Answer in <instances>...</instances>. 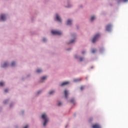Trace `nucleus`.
Instances as JSON below:
<instances>
[{"label": "nucleus", "mask_w": 128, "mask_h": 128, "mask_svg": "<svg viewBox=\"0 0 128 128\" xmlns=\"http://www.w3.org/2000/svg\"><path fill=\"white\" fill-rule=\"evenodd\" d=\"M42 118L44 120V126H46V123L48 121V118L47 115H46V113H44L42 115Z\"/></svg>", "instance_id": "1"}, {"label": "nucleus", "mask_w": 128, "mask_h": 128, "mask_svg": "<svg viewBox=\"0 0 128 128\" xmlns=\"http://www.w3.org/2000/svg\"><path fill=\"white\" fill-rule=\"evenodd\" d=\"M100 36V34H97V35H96V36H94L92 38V43H95V42L97 41V40H98Z\"/></svg>", "instance_id": "2"}, {"label": "nucleus", "mask_w": 128, "mask_h": 128, "mask_svg": "<svg viewBox=\"0 0 128 128\" xmlns=\"http://www.w3.org/2000/svg\"><path fill=\"white\" fill-rule=\"evenodd\" d=\"M52 34L53 35H62V33L60 32V31H54V30H52L51 32Z\"/></svg>", "instance_id": "3"}, {"label": "nucleus", "mask_w": 128, "mask_h": 128, "mask_svg": "<svg viewBox=\"0 0 128 128\" xmlns=\"http://www.w3.org/2000/svg\"><path fill=\"white\" fill-rule=\"evenodd\" d=\"M92 128H101V126L98 124H94L92 125Z\"/></svg>", "instance_id": "4"}, {"label": "nucleus", "mask_w": 128, "mask_h": 128, "mask_svg": "<svg viewBox=\"0 0 128 128\" xmlns=\"http://www.w3.org/2000/svg\"><path fill=\"white\" fill-rule=\"evenodd\" d=\"M56 19L57 21H58V22H62V20H61L59 15H58V14H56Z\"/></svg>", "instance_id": "5"}, {"label": "nucleus", "mask_w": 128, "mask_h": 128, "mask_svg": "<svg viewBox=\"0 0 128 128\" xmlns=\"http://www.w3.org/2000/svg\"><path fill=\"white\" fill-rule=\"evenodd\" d=\"M111 28H112V25H108L106 26V31H110Z\"/></svg>", "instance_id": "6"}, {"label": "nucleus", "mask_w": 128, "mask_h": 128, "mask_svg": "<svg viewBox=\"0 0 128 128\" xmlns=\"http://www.w3.org/2000/svg\"><path fill=\"white\" fill-rule=\"evenodd\" d=\"M6 19V17L5 15H1L0 20H2V21H4Z\"/></svg>", "instance_id": "7"}, {"label": "nucleus", "mask_w": 128, "mask_h": 128, "mask_svg": "<svg viewBox=\"0 0 128 128\" xmlns=\"http://www.w3.org/2000/svg\"><path fill=\"white\" fill-rule=\"evenodd\" d=\"M70 82H63V83H62L61 84V86H64V85H67L68 84H69Z\"/></svg>", "instance_id": "8"}, {"label": "nucleus", "mask_w": 128, "mask_h": 128, "mask_svg": "<svg viewBox=\"0 0 128 128\" xmlns=\"http://www.w3.org/2000/svg\"><path fill=\"white\" fill-rule=\"evenodd\" d=\"M64 92L66 98H68V92L67 91V90H64Z\"/></svg>", "instance_id": "9"}, {"label": "nucleus", "mask_w": 128, "mask_h": 128, "mask_svg": "<svg viewBox=\"0 0 128 128\" xmlns=\"http://www.w3.org/2000/svg\"><path fill=\"white\" fill-rule=\"evenodd\" d=\"M82 80V78H78L77 79H74V82H78L79 81Z\"/></svg>", "instance_id": "10"}, {"label": "nucleus", "mask_w": 128, "mask_h": 128, "mask_svg": "<svg viewBox=\"0 0 128 128\" xmlns=\"http://www.w3.org/2000/svg\"><path fill=\"white\" fill-rule=\"evenodd\" d=\"M72 21L71 20H68L67 22V25H71Z\"/></svg>", "instance_id": "11"}, {"label": "nucleus", "mask_w": 128, "mask_h": 128, "mask_svg": "<svg viewBox=\"0 0 128 128\" xmlns=\"http://www.w3.org/2000/svg\"><path fill=\"white\" fill-rule=\"evenodd\" d=\"M46 78H47L46 76H44L42 77L41 79V81H43L44 80H45V79H46Z\"/></svg>", "instance_id": "12"}, {"label": "nucleus", "mask_w": 128, "mask_h": 128, "mask_svg": "<svg viewBox=\"0 0 128 128\" xmlns=\"http://www.w3.org/2000/svg\"><path fill=\"white\" fill-rule=\"evenodd\" d=\"M8 65V63H4V65L2 66V67H6Z\"/></svg>", "instance_id": "13"}, {"label": "nucleus", "mask_w": 128, "mask_h": 128, "mask_svg": "<svg viewBox=\"0 0 128 128\" xmlns=\"http://www.w3.org/2000/svg\"><path fill=\"white\" fill-rule=\"evenodd\" d=\"M42 72V70H41L40 69H38L36 70L37 73H40V72Z\"/></svg>", "instance_id": "14"}, {"label": "nucleus", "mask_w": 128, "mask_h": 128, "mask_svg": "<svg viewBox=\"0 0 128 128\" xmlns=\"http://www.w3.org/2000/svg\"><path fill=\"white\" fill-rule=\"evenodd\" d=\"M96 49H93L92 51V53H96Z\"/></svg>", "instance_id": "15"}, {"label": "nucleus", "mask_w": 128, "mask_h": 128, "mask_svg": "<svg viewBox=\"0 0 128 128\" xmlns=\"http://www.w3.org/2000/svg\"><path fill=\"white\" fill-rule=\"evenodd\" d=\"M94 16H92L91 18V21H93L95 19Z\"/></svg>", "instance_id": "16"}, {"label": "nucleus", "mask_w": 128, "mask_h": 128, "mask_svg": "<svg viewBox=\"0 0 128 128\" xmlns=\"http://www.w3.org/2000/svg\"><path fill=\"white\" fill-rule=\"evenodd\" d=\"M11 65H12V66H15L16 62H12Z\"/></svg>", "instance_id": "17"}, {"label": "nucleus", "mask_w": 128, "mask_h": 128, "mask_svg": "<svg viewBox=\"0 0 128 128\" xmlns=\"http://www.w3.org/2000/svg\"><path fill=\"white\" fill-rule=\"evenodd\" d=\"M75 41H76V39H74V40H71L70 43H74V42H75Z\"/></svg>", "instance_id": "18"}, {"label": "nucleus", "mask_w": 128, "mask_h": 128, "mask_svg": "<svg viewBox=\"0 0 128 128\" xmlns=\"http://www.w3.org/2000/svg\"><path fill=\"white\" fill-rule=\"evenodd\" d=\"M54 91H50V92H49V94L50 95H52V94H53L54 93Z\"/></svg>", "instance_id": "19"}, {"label": "nucleus", "mask_w": 128, "mask_h": 128, "mask_svg": "<svg viewBox=\"0 0 128 128\" xmlns=\"http://www.w3.org/2000/svg\"><path fill=\"white\" fill-rule=\"evenodd\" d=\"M4 82H0V86H4Z\"/></svg>", "instance_id": "20"}, {"label": "nucleus", "mask_w": 128, "mask_h": 128, "mask_svg": "<svg viewBox=\"0 0 128 128\" xmlns=\"http://www.w3.org/2000/svg\"><path fill=\"white\" fill-rule=\"evenodd\" d=\"M74 101H75L74 99H71V100H70V102L72 103H74Z\"/></svg>", "instance_id": "21"}, {"label": "nucleus", "mask_w": 128, "mask_h": 128, "mask_svg": "<svg viewBox=\"0 0 128 128\" xmlns=\"http://www.w3.org/2000/svg\"><path fill=\"white\" fill-rule=\"evenodd\" d=\"M84 86H81L80 90H84Z\"/></svg>", "instance_id": "22"}, {"label": "nucleus", "mask_w": 128, "mask_h": 128, "mask_svg": "<svg viewBox=\"0 0 128 128\" xmlns=\"http://www.w3.org/2000/svg\"><path fill=\"white\" fill-rule=\"evenodd\" d=\"M8 89H6L4 90V92H8Z\"/></svg>", "instance_id": "23"}, {"label": "nucleus", "mask_w": 128, "mask_h": 128, "mask_svg": "<svg viewBox=\"0 0 128 128\" xmlns=\"http://www.w3.org/2000/svg\"><path fill=\"white\" fill-rule=\"evenodd\" d=\"M82 60H84V58H80V61H82Z\"/></svg>", "instance_id": "24"}, {"label": "nucleus", "mask_w": 128, "mask_h": 128, "mask_svg": "<svg viewBox=\"0 0 128 128\" xmlns=\"http://www.w3.org/2000/svg\"><path fill=\"white\" fill-rule=\"evenodd\" d=\"M58 105V106H60V105H62L61 102H59Z\"/></svg>", "instance_id": "25"}, {"label": "nucleus", "mask_w": 128, "mask_h": 128, "mask_svg": "<svg viewBox=\"0 0 128 128\" xmlns=\"http://www.w3.org/2000/svg\"><path fill=\"white\" fill-rule=\"evenodd\" d=\"M46 40V38H44L43 39V41H44V42H45Z\"/></svg>", "instance_id": "26"}, {"label": "nucleus", "mask_w": 128, "mask_h": 128, "mask_svg": "<svg viewBox=\"0 0 128 128\" xmlns=\"http://www.w3.org/2000/svg\"><path fill=\"white\" fill-rule=\"evenodd\" d=\"M28 125H26V126H25V127H24V128H28Z\"/></svg>", "instance_id": "27"}, {"label": "nucleus", "mask_w": 128, "mask_h": 128, "mask_svg": "<svg viewBox=\"0 0 128 128\" xmlns=\"http://www.w3.org/2000/svg\"><path fill=\"white\" fill-rule=\"evenodd\" d=\"M124 2H128V0H123Z\"/></svg>", "instance_id": "28"}, {"label": "nucleus", "mask_w": 128, "mask_h": 128, "mask_svg": "<svg viewBox=\"0 0 128 128\" xmlns=\"http://www.w3.org/2000/svg\"><path fill=\"white\" fill-rule=\"evenodd\" d=\"M41 91H38V92H37L38 94H40V93Z\"/></svg>", "instance_id": "29"}, {"label": "nucleus", "mask_w": 128, "mask_h": 128, "mask_svg": "<svg viewBox=\"0 0 128 128\" xmlns=\"http://www.w3.org/2000/svg\"><path fill=\"white\" fill-rule=\"evenodd\" d=\"M84 53H86V52H82V54H84Z\"/></svg>", "instance_id": "30"}, {"label": "nucleus", "mask_w": 128, "mask_h": 128, "mask_svg": "<svg viewBox=\"0 0 128 128\" xmlns=\"http://www.w3.org/2000/svg\"><path fill=\"white\" fill-rule=\"evenodd\" d=\"M75 57H76V58H77V56H75Z\"/></svg>", "instance_id": "31"}, {"label": "nucleus", "mask_w": 128, "mask_h": 128, "mask_svg": "<svg viewBox=\"0 0 128 128\" xmlns=\"http://www.w3.org/2000/svg\"><path fill=\"white\" fill-rule=\"evenodd\" d=\"M4 103H6V102H4Z\"/></svg>", "instance_id": "32"}]
</instances>
